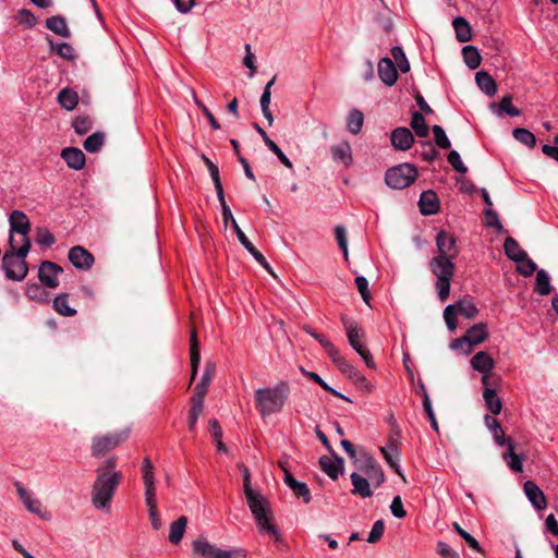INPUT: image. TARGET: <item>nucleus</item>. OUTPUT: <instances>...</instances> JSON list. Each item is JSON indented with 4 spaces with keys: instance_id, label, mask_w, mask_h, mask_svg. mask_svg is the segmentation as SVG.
<instances>
[{
    "instance_id": "obj_57",
    "label": "nucleus",
    "mask_w": 558,
    "mask_h": 558,
    "mask_svg": "<svg viewBox=\"0 0 558 558\" xmlns=\"http://www.w3.org/2000/svg\"><path fill=\"white\" fill-rule=\"evenodd\" d=\"M17 24L26 27L32 28L34 26L35 16L34 14L26 9H21L17 11V13L14 16Z\"/></svg>"
},
{
    "instance_id": "obj_13",
    "label": "nucleus",
    "mask_w": 558,
    "mask_h": 558,
    "mask_svg": "<svg viewBox=\"0 0 558 558\" xmlns=\"http://www.w3.org/2000/svg\"><path fill=\"white\" fill-rule=\"evenodd\" d=\"M68 257L71 264L81 270H88L95 262L93 254L80 245L70 248Z\"/></svg>"
},
{
    "instance_id": "obj_2",
    "label": "nucleus",
    "mask_w": 558,
    "mask_h": 558,
    "mask_svg": "<svg viewBox=\"0 0 558 558\" xmlns=\"http://www.w3.org/2000/svg\"><path fill=\"white\" fill-rule=\"evenodd\" d=\"M290 395V385L280 380L274 387L258 388L254 392L255 408L262 417L282 411Z\"/></svg>"
},
{
    "instance_id": "obj_39",
    "label": "nucleus",
    "mask_w": 558,
    "mask_h": 558,
    "mask_svg": "<svg viewBox=\"0 0 558 558\" xmlns=\"http://www.w3.org/2000/svg\"><path fill=\"white\" fill-rule=\"evenodd\" d=\"M462 54H463V59H464L465 64L471 70H475V69H477L480 66L481 61H482V57H481V54H480V52H478L476 47L465 46L462 49Z\"/></svg>"
},
{
    "instance_id": "obj_30",
    "label": "nucleus",
    "mask_w": 558,
    "mask_h": 558,
    "mask_svg": "<svg viewBox=\"0 0 558 558\" xmlns=\"http://www.w3.org/2000/svg\"><path fill=\"white\" fill-rule=\"evenodd\" d=\"M46 27L58 36L69 38L71 32L68 27L66 21L61 15H54L46 20Z\"/></svg>"
},
{
    "instance_id": "obj_47",
    "label": "nucleus",
    "mask_w": 558,
    "mask_h": 558,
    "mask_svg": "<svg viewBox=\"0 0 558 558\" xmlns=\"http://www.w3.org/2000/svg\"><path fill=\"white\" fill-rule=\"evenodd\" d=\"M204 409V403L201 399H192V405L189 411V417H187V424L189 429L193 432L195 429L197 420L199 415L202 414Z\"/></svg>"
},
{
    "instance_id": "obj_10",
    "label": "nucleus",
    "mask_w": 558,
    "mask_h": 558,
    "mask_svg": "<svg viewBox=\"0 0 558 558\" xmlns=\"http://www.w3.org/2000/svg\"><path fill=\"white\" fill-rule=\"evenodd\" d=\"M356 468L362 471L369 483L376 488L385 482V474L379 463L368 453L363 452L360 460L355 461Z\"/></svg>"
},
{
    "instance_id": "obj_19",
    "label": "nucleus",
    "mask_w": 558,
    "mask_h": 558,
    "mask_svg": "<svg viewBox=\"0 0 558 558\" xmlns=\"http://www.w3.org/2000/svg\"><path fill=\"white\" fill-rule=\"evenodd\" d=\"M414 143V136L407 128H397L391 132V144L398 150H408Z\"/></svg>"
},
{
    "instance_id": "obj_24",
    "label": "nucleus",
    "mask_w": 558,
    "mask_h": 558,
    "mask_svg": "<svg viewBox=\"0 0 558 558\" xmlns=\"http://www.w3.org/2000/svg\"><path fill=\"white\" fill-rule=\"evenodd\" d=\"M330 153L333 161L342 163L345 167H349L353 161L351 146L347 141L332 145Z\"/></svg>"
},
{
    "instance_id": "obj_22",
    "label": "nucleus",
    "mask_w": 558,
    "mask_h": 558,
    "mask_svg": "<svg viewBox=\"0 0 558 558\" xmlns=\"http://www.w3.org/2000/svg\"><path fill=\"white\" fill-rule=\"evenodd\" d=\"M253 128L262 136L265 145L268 147L269 150H271L277 156L280 162L284 165L287 168L291 169L293 167L292 162L281 150V148L271 138H269L266 131L263 128H260L259 124L257 123H253Z\"/></svg>"
},
{
    "instance_id": "obj_52",
    "label": "nucleus",
    "mask_w": 558,
    "mask_h": 558,
    "mask_svg": "<svg viewBox=\"0 0 558 558\" xmlns=\"http://www.w3.org/2000/svg\"><path fill=\"white\" fill-rule=\"evenodd\" d=\"M391 54L401 72L405 73L410 70V63L400 46L393 47L391 49Z\"/></svg>"
},
{
    "instance_id": "obj_12",
    "label": "nucleus",
    "mask_w": 558,
    "mask_h": 558,
    "mask_svg": "<svg viewBox=\"0 0 558 558\" xmlns=\"http://www.w3.org/2000/svg\"><path fill=\"white\" fill-rule=\"evenodd\" d=\"M436 245L438 251L437 256H444L453 260L459 255L456 236L446 231L438 232Z\"/></svg>"
},
{
    "instance_id": "obj_59",
    "label": "nucleus",
    "mask_w": 558,
    "mask_h": 558,
    "mask_svg": "<svg viewBox=\"0 0 558 558\" xmlns=\"http://www.w3.org/2000/svg\"><path fill=\"white\" fill-rule=\"evenodd\" d=\"M456 532L466 542V544L476 551H482L478 542L466 531H464L457 522L452 524Z\"/></svg>"
},
{
    "instance_id": "obj_49",
    "label": "nucleus",
    "mask_w": 558,
    "mask_h": 558,
    "mask_svg": "<svg viewBox=\"0 0 558 558\" xmlns=\"http://www.w3.org/2000/svg\"><path fill=\"white\" fill-rule=\"evenodd\" d=\"M202 160L204 161V163L206 165L209 173H210V177H211V180L214 182V185H215V189H216V192H221L223 191V187H222V184H221V181H220V175H219V169L218 167L206 156V155H202Z\"/></svg>"
},
{
    "instance_id": "obj_42",
    "label": "nucleus",
    "mask_w": 558,
    "mask_h": 558,
    "mask_svg": "<svg viewBox=\"0 0 558 558\" xmlns=\"http://www.w3.org/2000/svg\"><path fill=\"white\" fill-rule=\"evenodd\" d=\"M302 329L320 343V345L324 348L328 356H330L333 353V351L337 350L333 343L326 336L316 332L311 326L304 325Z\"/></svg>"
},
{
    "instance_id": "obj_62",
    "label": "nucleus",
    "mask_w": 558,
    "mask_h": 558,
    "mask_svg": "<svg viewBox=\"0 0 558 558\" xmlns=\"http://www.w3.org/2000/svg\"><path fill=\"white\" fill-rule=\"evenodd\" d=\"M141 469L144 484H151L155 482L154 465L148 457L144 458Z\"/></svg>"
},
{
    "instance_id": "obj_40",
    "label": "nucleus",
    "mask_w": 558,
    "mask_h": 558,
    "mask_svg": "<svg viewBox=\"0 0 558 558\" xmlns=\"http://www.w3.org/2000/svg\"><path fill=\"white\" fill-rule=\"evenodd\" d=\"M58 101L62 108L72 110L77 106L78 102L77 93L71 89H62L58 94Z\"/></svg>"
},
{
    "instance_id": "obj_53",
    "label": "nucleus",
    "mask_w": 558,
    "mask_h": 558,
    "mask_svg": "<svg viewBox=\"0 0 558 558\" xmlns=\"http://www.w3.org/2000/svg\"><path fill=\"white\" fill-rule=\"evenodd\" d=\"M72 126L77 134L84 135L92 130L93 121L89 117H76L72 122Z\"/></svg>"
},
{
    "instance_id": "obj_25",
    "label": "nucleus",
    "mask_w": 558,
    "mask_h": 558,
    "mask_svg": "<svg viewBox=\"0 0 558 558\" xmlns=\"http://www.w3.org/2000/svg\"><path fill=\"white\" fill-rule=\"evenodd\" d=\"M350 480L353 486V489L351 490L353 495L360 496L362 498H367L373 495L371 483L366 477L356 472H353L350 475Z\"/></svg>"
},
{
    "instance_id": "obj_7",
    "label": "nucleus",
    "mask_w": 558,
    "mask_h": 558,
    "mask_svg": "<svg viewBox=\"0 0 558 558\" xmlns=\"http://www.w3.org/2000/svg\"><path fill=\"white\" fill-rule=\"evenodd\" d=\"M130 428L125 427L120 430H114L106 435H97L92 440L90 453L94 458L105 456L107 452L116 449L130 437Z\"/></svg>"
},
{
    "instance_id": "obj_44",
    "label": "nucleus",
    "mask_w": 558,
    "mask_h": 558,
    "mask_svg": "<svg viewBox=\"0 0 558 558\" xmlns=\"http://www.w3.org/2000/svg\"><path fill=\"white\" fill-rule=\"evenodd\" d=\"M53 307L59 314L63 316L71 317L76 314V310L69 305L68 294H60L56 296L53 300Z\"/></svg>"
},
{
    "instance_id": "obj_5",
    "label": "nucleus",
    "mask_w": 558,
    "mask_h": 558,
    "mask_svg": "<svg viewBox=\"0 0 558 558\" xmlns=\"http://www.w3.org/2000/svg\"><path fill=\"white\" fill-rule=\"evenodd\" d=\"M430 271L437 277L436 288L438 298L445 302L450 293V281L454 275V263L444 256H435L429 262Z\"/></svg>"
},
{
    "instance_id": "obj_56",
    "label": "nucleus",
    "mask_w": 558,
    "mask_h": 558,
    "mask_svg": "<svg viewBox=\"0 0 558 558\" xmlns=\"http://www.w3.org/2000/svg\"><path fill=\"white\" fill-rule=\"evenodd\" d=\"M217 196H218L219 203L221 205V211H222L221 214H222L225 227H228V223H230L231 227L233 228V220H235V219L231 213L230 207L226 203L223 191L218 192Z\"/></svg>"
},
{
    "instance_id": "obj_8",
    "label": "nucleus",
    "mask_w": 558,
    "mask_h": 558,
    "mask_svg": "<svg viewBox=\"0 0 558 558\" xmlns=\"http://www.w3.org/2000/svg\"><path fill=\"white\" fill-rule=\"evenodd\" d=\"M417 175L416 167L405 162L388 169L385 181L391 189L402 190L413 184Z\"/></svg>"
},
{
    "instance_id": "obj_6",
    "label": "nucleus",
    "mask_w": 558,
    "mask_h": 558,
    "mask_svg": "<svg viewBox=\"0 0 558 558\" xmlns=\"http://www.w3.org/2000/svg\"><path fill=\"white\" fill-rule=\"evenodd\" d=\"M341 322L345 329L348 341L351 348L360 354L367 367L375 368L376 365L373 360V355L363 341L364 332L362 328L357 325L356 322L347 316H342Z\"/></svg>"
},
{
    "instance_id": "obj_11",
    "label": "nucleus",
    "mask_w": 558,
    "mask_h": 558,
    "mask_svg": "<svg viewBox=\"0 0 558 558\" xmlns=\"http://www.w3.org/2000/svg\"><path fill=\"white\" fill-rule=\"evenodd\" d=\"M63 272L62 267L52 262H43L37 268V278L48 288H57L59 275Z\"/></svg>"
},
{
    "instance_id": "obj_32",
    "label": "nucleus",
    "mask_w": 558,
    "mask_h": 558,
    "mask_svg": "<svg viewBox=\"0 0 558 558\" xmlns=\"http://www.w3.org/2000/svg\"><path fill=\"white\" fill-rule=\"evenodd\" d=\"M504 250L506 256L513 262H521L526 257V252L520 247L518 241L512 236L505 240Z\"/></svg>"
},
{
    "instance_id": "obj_4",
    "label": "nucleus",
    "mask_w": 558,
    "mask_h": 558,
    "mask_svg": "<svg viewBox=\"0 0 558 558\" xmlns=\"http://www.w3.org/2000/svg\"><path fill=\"white\" fill-rule=\"evenodd\" d=\"M9 247L2 257V269L9 279L21 281L28 272L25 258L31 246L13 244L9 245Z\"/></svg>"
},
{
    "instance_id": "obj_50",
    "label": "nucleus",
    "mask_w": 558,
    "mask_h": 558,
    "mask_svg": "<svg viewBox=\"0 0 558 558\" xmlns=\"http://www.w3.org/2000/svg\"><path fill=\"white\" fill-rule=\"evenodd\" d=\"M50 44V49L52 51H56L61 58L66 60L74 59V49L73 47L68 43H53L52 39H48Z\"/></svg>"
},
{
    "instance_id": "obj_16",
    "label": "nucleus",
    "mask_w": 558,
    "mask_h": 558,
    "mask_svg": "<svg viewBox=\"0 0 558 558\" xmlns=\"http://www.w3.org/2000/svg\"><path fill=\"white\" fill-rule=\"evenodd\" d=\"M378 76L387 86H392L398 80V72L393 61L387 57L381 58L377 65Z\"/></svg>"
},
{
    "instance_id": "obj_45",
    "label": "nucleus",
    "mask_w": 558,
    "mask_h": 558,
    "mask_svg": "<svg viewBox=\"0 0 558 558\" xmlns=\"http://www.w3.org/2000/svg\"><path fill=\"white\" fill-rule=\"evenodd\" d=\"M513 137L520 142L521 144L527 146L529 148H534L536 146V137L535 135L524 128H515L512 131Z\"/></svg>"
},
{
    "instance_id": "obj_64",
    "label": "nucleus",
    "mask_w": 558,
    "mask_h": 558,
    "mask_svg": "<svg viewBox=\"0 0 558 558\" xmlns=\"http://www.w3.org/2000/svg\"><path fill=\"white\" fill-rule=\"evenodd\" d=\"M437 554L441 558H460L458 551L453 550L447 543L441 541L437 543Z\"/></svg>"
},
{
    "instance_id": "obj_18",
    "label": "nucleus",
    "mask_w": 558,
    "mask_h": 558,
    "mask_svg": "<svg viewBox=\"0 0 558 558\" xmlns=\"http://www.w3.org/2000/svg\"><path fill=\"white\" fill-rule=\"evenodd\" d=\"M523 489L529 501L534 506L535 509L543 510L546 508V497L542 489L533 481H526L523 485Z\"/></svg>"
},
{
    "instance_id": "obj_61",
    "label": "nucleus",
    "mask_w": 558,
    "mask_h": 558,
    "mask_svg": "<svg viewBox=\"0 0 558 558\" xmlns=\"http://www.w3.org/2000/svg\"><path fill=\"white\" fill-rule=\"evenodd\" d=\"M457 314L458 311L453 304L448 305L444 311V319L449 330L453 331L457 328Z\"/></svg>"
},
{
    "instance_id": "obj_41",
    "label": "nucleus",
    "mask_w": 558,
    "mask_h": 558,
    "mask_svg": "<svg viewBox=\"0 0 558 558\" xmlns=\"http://www.w3.org/2000/svg\"><path fill=\"white\" fill-rule=\"evenodd\" d=\"M363 123L364 114L357 109L351 110L347 121L348 131L356 135L361 132Z\"/></svg>"
},
{
    "instance_id": "obj_55",
    "label": "nucleus",
    "mask_w": 558,
    "mask_h": 558,
    "mask_svg": "<svg viewBox=\"0 0 558 558\" xmlns=\"http://www.w3.org/2000/svg\"><path fill=\"white\" fill-rule=\"evenodd\" d=\"M432 131L434 134L435 143L438 147H440L442 149L450 148L451 143H450L449 138L447 137L444 129L440 125H434Z\"/></svg>"
},
{
    "instance_id": "obj_28",
    "label": "nucleus",
    "mask_w": 558,
    "mask_h": 558,
    "mask_svg": "<svg viewBox=\"0 0 558 558\" xmlns=\"http://www.w3.org/2000/svg\"><path fill=\"white\" fill-rule=\"evenodd\" d=\"M502 458L510 470L514 472H522L523 459L514 452V442L511 438H508L507 451L502 454Z\"/></svg>"
},
{
    "instance_id": "obj_51",
    "label": "nucleus",
    "mask_w": 558,
    "mask_h": 558,
    "mask_svg": "<svg viewBox=\"0 0 558 558\" xmlns=\"http://www.w3.org/2000/svg\"><path fill=\"white\" fill-rule=\"evenodd\" d=\"M306 377L318 384L324 390L331 393L332 396L351 402V400L348 397L343 396L341 392L330 387L317 373H306Z\"/></svg>"
},
{
    "instance_id": "obj_14",
    "label": "nucleus",
    "mask_w": 558,
    "mask_h": 558,
    "mask_svg": "<svg viewBox=\"0 0 558 558\" xmlns=\"http://www.w3.org/2000/svg\"><path fill=\"white\" fill-rule=\"evenodd\" d=\"M488 337L486 325L483 323L470 327L465 335L458 339L459 342H466V350L471 351L473 345L484 342Z\"/></svg>"
},
{
    "instance_id": "obj_1",
    "label": "nucleus",
    "mask_w": 558,
    "mask_h": 558,
    "mask_svg": "<svg viewBox=\"0 0 558 558\" xmlns=\"http://www.w3.org/2000/svg\"><path fill=\"white\" fill-rule=\"evenodd\" d=\"M117 457L104 460L96 469V480L92 487V504L97 510L110 511L112 498L123 481L121 471L116 470Z\"/></svg>"
},
{
    "instance_id": "obj_20",
    "label": "nucleus",
    "mask_w": 558,
    "mask_h": 558,
    "mask_svg": "<svg viewBox=\"0 0 558 558\" xmlns=\"http://www.w3.org/2000/svg\"><path fill=\"white\" fill-rule=\"evenodd\" d=\"M420 210L424 216L435 215L439 211V199L433 190L424 191L418 201Z\"/></svg>"
},
{
    "instance_id": "obj_15",
    "label": "nucleus",
    "mask_w": 558,
    "mask_h": 558,
    "mask_svg": "<svg viewBox=\"0 0 558 558\" xmlns=\"http://www.w3.org/2000/svg\"><path fill=\"white\" fill-rule=\"evenodd\" d=\"M220 548L209 543L205 537H198L192 542L194 557L219 558Z\"/></svg>"
},
{
    "instance_id": "obj_34",
    "label": "nucleus",
    "mask_w": 558,
    "mask_h": 558,
    "mask_svg": "<svg viewBox=\"0 0 558 558\" xmlns=\"http://www.w3.org/2000/svg\"><path fill=\"white\" fill-rule=\"evenodd\" d=\"M490 107L498 116L507 113L511 117H519L521 114V111L512 105V97L510 95L502 97L498 105L492 104Z\"/></svg>"
},
{
    "instance_id": "obj_38",
    "label": "nucleus",
    "mask_w": 558,
    "mask_h": 558,
    "mask_svg": "<svg viewBox=\"0 0 558 558\" xmlns=\"http://www.w3.org/2000/svg\"><path fill=\"white\" fill-rule=\"evenodd\" d=\"M105 143V134L102 132H95L89 135L83 143L84 149L87 153L94 154L101 149Z\"/></svg>"
},
{
    "instance_id": "obj_23",
    "label": "nucleus",
    "mask_w": 558,
    "mask_h": 558,
    "mask_svg": "<svg viewBox=\"0 0 558 558\" xmlns=\"http://www.w3.org/2000/svg\"><path fill=\"white\" fill-rule=\"evenodd\" d=\"M329 357L332 361V363L338 367V369L353 383L355 381L356 377L361 375L360 371L356 369L353 365H351L341 355L338 349L333 351V353Z\"/></svg>"
},
{
    "instance_id": "obj_31",
    "label": "nucleus",
    "mask_w": 558,
    "mask_h": 558,
    "mask_svg": "<svg viewBox=\"0 0 558 558\" xmlns=\"http://www.w3.org/2000/svg\"><path fill=\"white\" fill-rule=\"evenodd\" d=\"M475 81L478 88L487 96H494L497 92V85L492 75L486 71H480L475 74Z\"/></svg>"
},
{
    "instance_id": "obj_26",
    "label": "nucleus",
    "mask_w": 558,
    "mask_h": 558,
    "mask_svg": "<svg viewBox=\"0 0 558 558\" xmlns=\"http://www.w3.org/2000/svg\"><path fill=\"white\" fill-rule=\"evenodd\" d=\"M471 365L475 371L486 374L492 372L495 361L487 352L480 351L471 359Z\"/></svg>"
},
{
    "instance_id": "obj_63",
    "label": "nucleus",
    "mask_w": 558,
    "mask_h": 558,
    "mask_svg": "<svg viewBox=\"0 0 558 558\" xmlns=\"http://www.w3.org/2000/svg\"><path fill=\"white\" fill-rule=\"evenodd\" d=\"M448 162L451 165V167L459 173H466L468 168L462 162L460 154L457 150H451L448 154Z\"/></svg>"
},
{
    "instance_id": "obj_17",
    "label": "nucleus",
    "mask_w": 558,
    "mask_h": 558,
    "mask_svg": "<svg viewBox=\"0 0 558 558\" xmlns=\"http://www.w3.org/2000/svg\"><path fill=\"white\" fill-rule=\"evenodd\" d=\"M335 459L327 456H323L319 458V465L322 470L332 480H337L340 474L343 472L344 460L337 456L335 452L331 453Z\"/></svg>"
},
{
    "instance_id": "obj_58",
    "label": "nucleus",
    "mask_w": 558,
    "mask_h": 558,
    "mask_svg": "<svg viewBox=\"0 0 558 558\" xmlns=\"http://www.w3.org/2000/svg\"><path fill=\"white\" fill-rule=\"evenodd\" d=\"M290 489L296 497L302 498L305 504L311 501V492L305 483L296 481Z\"/></svg>"
},
{
    "instance_id": "obj_29",
    "label": "nucleus",
    "mask_w": 558,
    "mask_h": 558,
    "mask_svg": "<svg viewBox=\"0 0 558 558\" xmlns=\"http://www.w3.org/2000/svg\"><path fill=\"white\" fill-rule=\"evenodd\" d=\"M485 425L492 433L495 442L502 447L507 445L508 438L505 437V432L499 422L492 415L486 414L484 417Z\"/></svg>"
},
{
    "instance_id": "obj_36",
    "label": "nucleus",
    "mask_w": 558,
    "mask_h": 558,
    "mask_svg": "<svg viewBox=\"0 0 558 558\" xmlns=\"http://www.w3.org/2000/svg\"><path fill=\"white\" fill-rule=\"evenodd\" d=\"M380 451L389 466L393 469L396 473L402 476L399 465V451L397 446L395 444H389L386 447H380Z\"/></svg>"
},
{
    "instance_id": "obj_54",
    "label": "nucleus",
    "mask_w": 558,
    "mask_h": 558,
    "mask_svg": "<svg viewBox=\"0 0 558 558\" xmlns=\"http://www.w3.org/2000/svg\"><path fill=\"white\" fill-rule=\"evenodd\" d=\"M517 265V271L523 276V277H530L536 271V264L529 258L527 256L523 258L521 262H515Z\"/></svg>"
},
{
    "instance_id": "obj_9",
    "label": "nucleus",
    "mask_w": 558,
    "mask_h": 558,
    "mask_svg": "<svg viewBox=\"0 0 558 558\" xmlns=\"http://www.w3.org/2000/svg\"><path fill=\"white\" fill-rule=\"evenodd\" d=\"M9 222V245L16 244L31 246V240L28 238L31 221L28 217L21 210H13L10 215Z\"/></svg>"
},
{
    "instance_id": "obj_48",
    "label": "nucleus",
    "mask_w": 558,
    "mask_h": 558,
    "mask_svg": "<svg viewBox=\"0 0 558 558\" xmlns=\"http://www.w3.org/2000/svg\"><path fill=\"white\" fill-rule=\"evenodd\" d=\"M456 310L458 311V314L465 317V318H473L478 313L477 307L475 304L470 300H459L456 304Z\"/></svg>"
},
{
    "instance_id": "obj_60",
    "label": "nucleus",
    "mask_w": 558,
    "mask_h": 558,
    "mask_svg": "<svg viewBox=\"0 0 558 558\" xmlns=\"http://www.w3.org/2000/svg\"><path fill=\"white\" fill-rule=\"evenodd\" d=\"M355 286L363 299V301L366 304H369V301L372 299L371 292L368 290V281L364 276H357L355 278Z\"/></svg>"
},
{
    "instance_id": "obj_3",
    "label": "nucleus",
    "mask_w": 558,
    "mask_h": 558,
    "mask_svg": "<svg viewBox=\"0 0 558 558\" xmlns=\"http://www.w3.org/2000/svg\"><path fill=\"white\" fill-rule=\"evenodd\" d=\"M245 497L259 532L268 533L276 542H279L280 533L278 529L270 523L271 510L267 499L256 490H248Z\"/></svg>"
},
{
    "instance_id": "obj_33",
    "label": "nucleus",
    "mask_w": 558,
    "mask_h": 558,
    "mask_svg": "<svg viewBox=\"0 0 558 558\" xmlns=\"http://www.w3.org/2000/svg\"><path fill=\"white\" fill-rule=\"evenodd\" d=\"M483 398L487 409L490 411L492 414L497 415L501 412L502 402L500 398L497 396L495 389L490 387L484 388Z\"/></svg>"
},
{
    "instance_id": "obj_27",
    "label": "nucleus",
    "mask_w": 558,
    "mask_h": 558,
    "mask_svg": "<svg viewBox=\"0 0 558 558\" xmlns=\"http://www.w3.org/2000/svg\"><path fill=\"white\" fill-rule=\"evenodd\" d=\"M190 357L192 379H194L197 374L198 365L201 362L199 343L197 339V332L195 329H192L190 335Z\"/></svg>"
},
{
    "instance_id": "obj_37",
    "label": "nucleus",
    "mask_w": 558,
    "mask_h": 558,
    "mask_svg": "<svg viewBox=\"0 0 558 558\" xmlns=\"http://www.w3.org/2000/svg\"><path fill=\"white\" fill-rule=\"evenodd\" d=\"M452 24H453V27L456 31L457 39L460 43H466L471 39V37H472L471 26L464 17H462V16L456 17L453 20Z\"/></svg>"
},
{
    "instance_id": "obj_46",
    "label": "nucleus",
    "mask_w": 558,
    "mask_h": 558,
    "mask_svg": "<svg viewBox=\"0 0 558 558\" xmlns=\"http://www.w3.org/2000/svg\"><path fill=\"white\" fill-rule=\"evenodd\" d=\"M535 290L541 295H548L551 291L549 276L544 269L536 272Z\"/></svg>"
},
{
    "instance_id": "obj_43",
    "label": "nucleus",
    "mask_w": 558,
    "mask_h": 558,
    "mask_svg": "<svg viewBox=\"0 0 558 558\" xmlns=\"http://www.w3.org/2000/svg\"><path fill=\"white\" fill-rule=\"evenodd\" d=\"M411 128L418 137H427L429 130L423 114L418 111L412 113Z\"/></svg>"
},
{
    "instance_id": "obj_35",
    "label": "nucleus",
    "mask_w": 558,
    "mask_h": 558,
    "mask_svg": "<svg viewBox=\"0 0 558 558\" xmlns=\"http://www.w3.org/2000/svg\"><path fill=\"white\" fill-rule=\"evenodd\" d=\"M186 525H187V518L184 515H181L179 519H177L174 522L171 523L169 541L172 544L177 545L182 541Z\"/></svg>"
},
{
    "instance_id": "obj_21",
    "label": "nucleus",
    "mask_w": 558,
    "mask_h": 558,
    "mask_svg": "<svg viewBox=\"0 0 558 558\" xmlns=\"http://www.w3.org/2000/svg\"><path fill=\"white\" fill-rule=\"evenodd\" d=\"M61 157L65 161L69 168L74 170H81L85 166V155L76 147H66L61 151Z\"/></svg>"
}]
</instances>
